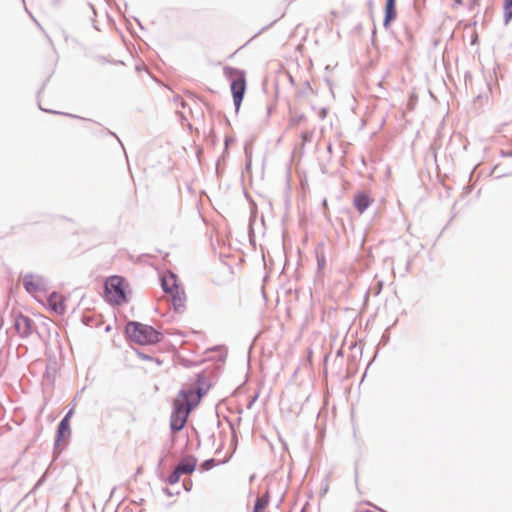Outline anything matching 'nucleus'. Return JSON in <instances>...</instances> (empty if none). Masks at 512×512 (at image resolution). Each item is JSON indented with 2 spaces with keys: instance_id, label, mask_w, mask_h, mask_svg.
<instances>
[{
  "instance_id": "obj_5",
  "label": "nucleus",
  "mask_w": 512,
  "mask_h": 512,
  "mask_svg": "<svg viewBox=\"0 0 512 512\" xmlns=\"http://www.w3.org/2000/svg\"><path fill=\"white\" fill-rule=\"evenodd\" d=\"M23 284L26 291L36 297L37 293L45 291L46 289V281L43 277L27 274L23 278Z\"/></svg>"
},
{
  "instance_id": "obj_1",
  "label": "nucleus",
  "mask_w": 512,
  "mask_h": 512,
  "mask_svg": "<svg viewBox=\"0 0 512 512\" xmlns=\"http://www.w3.org/2000/svg\"><path fill=\"white\" fill-rule=\"evenodd\" d=\"M201 397L202 392L198 386L184 388L178 393L173 403L170 419L173 431H180L185 426L190 412L199 404Z\"/></svg>"
},
{
  "instance_id": "obj_3",
  "label": "nucleus",
  "mask_w": 512,
  "mask_h": 512,
  "mask_svg": "<svg viewBox=\"0 0 512 512\" xmlns=\"http://www.w3.org/2000/svg\"><path fill=\"white\" fill-rule=\"evenodd\" d=\"M129 338L141 345L154 344L160 340V333L152 326L138 322H130L126 326Z\"/></svg>"
},
{
  "instance_id": "obj_8",
  "label": "nucleus",
  "mask_w": 512,
  "mask_h": 512,
  "mask_svg": "<svg viewBox=\"0 0 512 512\" xmlns=\"http://www.w3.org/2000/svg\"><path fill=\"white\" fill-rule=\"evenodd\" d=\"M15 328L19 334L26 336L31 333L32 321L29 317L20 314L15 319Z\"/></svg>"
},
{
  "instance_id": "obj_10",
  "label": "nucleus",
  "mask_w": 512,
  "mask_h": 512,
  "mask_svg": "<svg viewBox=\"0 0 512 512\" xmlns=\"http://www.w3.org/2000/svg\"><path fill=\"white\" fill-rule=\"evenodd\" d=\"M396 0H386L384 26L388 27L391 21L396 18Z\"/></svg>"
},
{
  "instance_id": "obj_4",
  "label": "nucleus",
  "mask_w": 512,
  "mask_h": 512,
  "mask_svg": "<svg viewBox=\"0 0 512 512\" xmlns=\"http://www.w3.org/2000/svg\"><path fill=\"white\" fill-rule=\"evenodd\" d=\"M105 297L114 305H121L126 302V283L120 276H111L105 282Z\"/></svg>"
},
{
  "instance_id": "obj_13",
  "label": "nucleus",
  "mask_w": 512,
  "mask_h": 512,
  "mask_svg": "<svg viewBox=\"0 0 512 512\" xmlns=\"http://www.w3.org/2000/svg\"><path fill=\"white\" fill-rule=\"evenodd\" d=\"M73 415V410L71 409L66 416L62 419V421L59 424L58 427V437L63 438L66 435L70 434V425H69V419Z\"/></svg>"
},
{
  "instance_id": "obj_15",
  "label": "nucleus",
  "mask_w": 512,
  "mask_h": 512,
  "mask_svg": "<svg viewBox=\"0 0 512 512\" xmlns=\"http://www.w3.org/2000/svg\"><path fill=\"white\" fill-rule=\"evenodd\" d=\"M504 16L506 21H510L512 19V0H504Z\"/></svg>"
},
{
  "instance_id": "obj_7",
  "label": "nucleus",
  "mask_w": 512,
  "mask_h": 512,
  "mask_svg": "<svg viewBox=\"0 0 512 512\" xmlns=\"http://www.w3.org/2000/svg\"><path fill=\"white\" fill-rule=\"evenodd\" d=\"M161 282L163 290L168 294L181 289V287L178 284L177 277L173 273L164 274L162 276Z\"/></svg>"
},
{
  "instance_id": "obj_12",
  "label": "nucleus",
  "mask_w": 512,
  "mask_h": 512,
  "mask_svg": "<svg viewBox=\"0 0 512 512\" xmlns=\"http://www.w3.org/2000/svg\"><path fill=\"white\" fill-rule=\"evenodd\" d=\"M196 465H197V461L196 459L194 458H190V459H185L183 461H181L177 466H176V469L178 470V472H180L182 475L183 474H191L195 468H196Z\"/></svg>"
},
{
  "instance_id": "obj_17",
  "label": "nucleus",
  "mask_w": 512,
  "mask_h": 512,
  "mask_svg": "<svg viewBox=\"0 0 512 512\" xmlns=\"http://www.w3.org/2000/svg\"><path fill=\"white\" fill-rule=\"evenodd\" d=\"M181 476L182 474L175 468L174 471L169 475L167 482L172 485L176 484L179 482Z\"/></svg>"
},
{
  "instance_id": "obj_2",
  "label": "nucleus",
  "mask_w": 512,
  "mask_h": 512,
  "mask_svg": "<svg viewBox=\"0 0 512 512\" xmlns=\"http://www.w3.org/2000/svg\"><path fill=\"white\" fill-rule=\"evenodd\" d=\"M225 77L230 81V89L233 96V102L238 110L243 101L244 94L246 92V74L243 70L226 66L223 69Z\"/></svg>"
},
{
  "instance_id": "obj_9",
  "label": "nucleus",
  "mask_w": 512,
  "mask_h": 512,
  "mask_svg": "<svg viewBox=\"0 0 512 512\" xmlns=\"http://www.w3.org/2000/svg\"><path fill=\"white\" fill-rule=\"evenodd\" d=\"M373 202L365 193H358L354 197V205L359 213H363Z\"/></svg>"
},
{
  "instance_id": "obj_11",
  "label": "nucleus",
  "mask_w": 512,
  "mask_h": 512,
  "mask_svg": "<svg viewBox=\"0 0 512 512\" xmlns=\"http://www.w3.org/2000/svg\"><path fill=\"white\" fill-rule=\"evenodd\" d=\"M172 303L176 311H180L185 306L186 296L184 290L181 288L175 292L170 293Z\"/></svg>"
},
{
  "instance_id": "obj_16",
  "label": "nucleus",
  "mask_w": 512,
  "mask_h": 512,
  "mask_svg": "<svg viewBox=\"0 0 512 512\" xmlns=\"http://www.w3.org/2000/svg\"><path fill=\"white\" fill-rule=\"evenodd\" d=\"M139 358L141 360L147 362V364L150 366H160L161 365V361H159L158 359H153L152 357L145 355V354H139Z\"/></svg>"
},
{
  "instance_id": "obj_19",
  "label": "nucleus",
  "mask_w": 512,
  "mask_h": 512,
  "mask_svg": "<svg viewBox=\"0 0 512 512\" xmlns=\"http://www.w3.org/2000/svg\"><path fill=\"white\" fill-rule=\"evenodd\" d=\"M317 260H318V265L321 269L324 268L325 266V256L323 253H321L320 255L317 256Z\"/></svg>"
},
{
  "instance_id": "obj_21",
  "label": "nucleus",
  "mask_w": 512,
  "mask_h": 512,
  "mask_svg": "<svg viewBox=\"0 0 512 512\" xmlns=\"http://www.w3.org/2000/svg\"><path fill=\"white\" fill-rule=\"evenodd\" d=\"M184 488H186V491L190 490V488H188L187 485H184Z\"/></svg>"
},
{
  "instance_id": "obj_20",
  "label": "nucleus",
  "mask_w": 512,
  "mask_h": 512,
  "mask_svg": "<svg viewBox=\"0 0 512 512\" xmlns=\"http://www.w3.org/2000/svg\"><path fill=\"white\" fill-rule=\"evenodd\" d=\"M184 488H186V491L190 490V488H188L187 485H184Z\"/></svg>"
},
{
  "instance_id": "obj_18",
  "label": "nucleus",
  "mask_w": 512,
  "mask_h": 512,
  "mask_svg": "<svg viewBox=\"0 0 512 512\" xmlns=\"http://www.w3.org/2000/svg\"><path fill=\"white\" fill-rule=\"evenodd\" d=\"M215 465H216L215 460L214 459H209V460H206L205 462H203L201 467L204 470H209V469L213 468Z\"/></svg>"
},
{
  "instance_id": "obj_14",
  "label": "nucleus",
  "mask_w": 512,
  "mask_h": 512,
  "mask_svg": "<svg viewBox=\"0 0 512 512\" xmlns=\"http://www.w3.org/2000/svg\"><path fill=\"white\" fill-rule=\"evenodd\" d=\"M269 504V494L257 498L253 512H264Z\"/></svg>"
},
{
  "instance_id": "obj_6",
  "label": "nucleus",
  "mask_w": 512,
  "mask_h": 512,
  "mask_svg": "<svg viewBox=\"0 0 512 512\" xmlns=\"http://www.w3.org/2000/svg\"><path fill=\"white\" fill-rule=\"evenodd\" d=\"M66 299L63 295L53 292L48 298L49 309L58 314L63 315L66 312Z\"/></svg>"
}]
</instances>
